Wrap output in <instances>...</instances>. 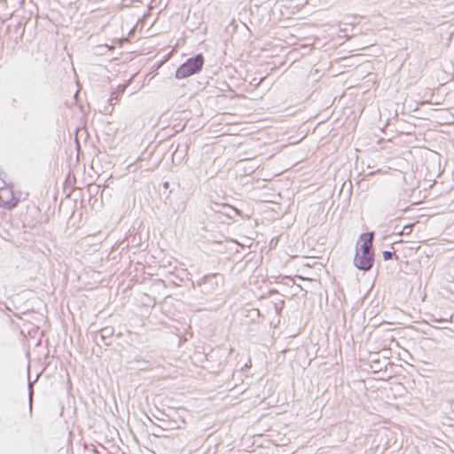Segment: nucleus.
Instances as JSON below:
<instances>
[{"instance_id": "nucleus-1", "label": "nucleus", "mask_w": 454, "mask_h": 454, "mask_svg": "<svg viewBox=\"0 0 454 454\" xmlns=\"http://www.w3.org/2000/svg\"><path fill=\"white\" fill-rule=\"evenodd\" d=\"M373 233H363L357 244L356 253L354 258L355 265L364 270H368L373 263V254L371 252L372 247Z\"/></svg>"}, {"instance_id": "nucleus-2", "label": "nucleus", "mask_w": 454, "mask_h": 454, "mask_svg": "<svg viewBox=\"0 0 454 454\" xmlns=\"http://www.w3.org/2000/svg\"><path fill=\"white\" fill-rule=\"evenodd\" d=\"M203 64L204 58L201 54H198L193 58H190L177 68L176 71V77L177 79H184L189 77L200 71Z\"/></svg>"}, {"instance_id": "nucleus-3", "label": "nucleus", "mask_w": 454, "mask_h": 454, "mask_svg": "<svg viewBox=\"0 0 454 454\" xmlns=\"http://www.w3.org/2000/svg\"><path fill=\"white\" fill-rule=\"evenodd\" d=\"M19 202V198L16 196L13 187L9 184H4L0 187V207L12 208Z\"/></svg>"}, {"instance_id": "nucleus-4", "label": "nucleus", "mask_w": 454, "mask_h": 454, "mask_svg": "<svg viewBox=\"0 0 454 454\" xmlns=\"http://www.w3.org/2000/svg\"><path fill=\"white\" fill-rule=\"evenodd\" d=\"M411 232V225H406L403 227V231L400 232L401 235L403 234H410Z\"/></svg>"}, {"instance_id": "nucleus-5", "label": "nucleus", "mask_w": 454, "mask_h": 454, "mask_svg": "<svg viewBox=\"0 0 454 454\" xmlns=\"http://www.w3.org/2000/svg\"><path fill=\"white\" fill-rule=\"evenodd\" d=\"M307 258H318L319 256L317 255L315 253H310L305 255Z\"/></svg>"}, {"instance_id": "nucleus-6", "label": "nucleus", "mask_w": 454, "mask_h": 454, "mask_svg": "<svg viewBox=\"0 0 454 454\" xmlns=\"http://www.w3.org/2000/svg\"><path fill=\"white\" fill-rule=\"evenodd\" d=\"M384 258L385 259H390L391 258V253L390 252H385L384 253Z\"/></svg>"}]
</instances>
